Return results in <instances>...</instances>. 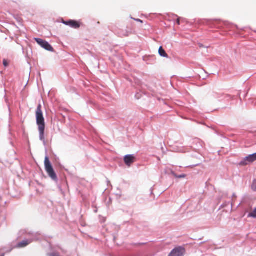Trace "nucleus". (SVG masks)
I'll return each mask as SVG.
<instances>
[{
	"instance_id": "9",
	"label": "nucleus",
	"mask_w": 256,
	"mask_h": 256,
	"mask_svg": "<svg viewBox=\"0 0 256 256\" xmlns=\"http://www.w3.org/2000/svg\"><path fill=\"white\" fill-rule=\"evenodd\" d=\"M135 158L134 154H127L124 156V161L127 166H130L134 162Z\"/></svg>"
},
{
	"instance_id": "11",
	"label": "nucleus",
	"mask_w": 256,
	"mask_h": 256,
	"mask_svg": "<svg viewBox=\"0 0 256 256\" xmlns=\"http://www.w3.org/2000/svg\"><path fill=\"white\" fill-rule=\"evenodd\" d=\"M26 232L28 236H31V238H28V240H32V242H36L40 240V238H38L40 234L38 232Z\"/></svg>"
},
{
	"instance_id": "5",
	"label": "nucleus",
	"mask_w": 256,
	"mask_h": 256,
	"mask_svg": "<svg viewBox=\"0 0 256 256\" xmlns=\"http://www.w3.org/2000/svg\"><path fill=\"white\" fill-rule=\"evenodd\" d=\"M61 22L66 26H69L74 29L80 28L81 26V23L80 22L74 20H62Z\"/></svg>"
},
{
	"instance_id": "27",
	"label": "nucleus",
	"mask_w": 256,
	"mask_h": 256,
	"mask_svg": "<svg viewBox=\"0 0 256 256\" xmlns=\"http://www.w3.org/2000/svg\"><path fill=\"white\" fill-rule=\"evenodd\" d=\"M87 102H88V104H92L93 106H95L96 105L95 103L92 100H89Z\"/></svg>"
},
{
	"instance_id": "26",
	"label": "nucleus",
	"mask_w": 256,
	"mask_h": 256,
	"mask_svg": "<svg viewBox=\"0 0 256 256\" xmlns=\"http://www.w3.org/2000/svg\"><path fill=\"white\" fill-rule=\"evenodd\" d=\"M218 100L220 102L222 101H224V97L222 96V94L218 97Z\"/></svg>"
},
{
	"instance_id": "13",
	"label": "nucleus",
	"mask_w": 256,
	"mask_h": 256,
	"mask_svg": "<svg viewBox=\"0 0 256 256\" xmlns=\"http://www.w3.org/2000/svg\"><path fill=\"white\" fill-rule=\"evenodd\" d=\"M14 248L15 246H13L11 244H8L6 246L2 247L0 248V252H3L9 253Z\"/></svg>"
},
{
	"instance_id": "37",
	"label": "nucleus",
	"mask_w": 256,
	"mask_h": 256,
	"mask_svg": "<svg viewBox=\"0 0 256 256\" xmlns=\"http://www.w3.org/2000/svg\"><path fill=\"white\" fill-rule=\"evenodd\" d=\"M254 32L256 33V30H254Z\"/></svg>"
},
{
	"instance_id": "29",
	"label": "nucleus",
	"mask_w": 256,
	"mask_h": 256,
	"mask_svg": "<svg viewBox=\"0 0 256 256\" xmlns=\"http://www.w3.org/2000/svg\"><path fill=\"white\" fill-rule=\"evenodd\" d=\"M170 15H172V17H174H174H176V18H178V17L176 14H169V16H170Z\"/></svg>"
},
{
	"instance_id": "36",
	"label": "nucleus",
	"mask_w": 256,
	"mask_h": 256,
	"mask_svg": "<svg viewBox=\"0 0 256 256\" xmlns=\"http://www.w3.org/2000/svg\"><path fill=\"white\" fill-rule=\"evenodd\" d=\"M150 190H152V188H150Z\"/></svg>"
},
{
	"instance_id": "2",
	"label": "nucleus",
	"mask_w": 256,
	"mask_h": 256,
	"mask_svg": "<svg viewBox=\"0 0 256 256\" xmlns=\"http://www.w3.org/2000/svg\"><path fill=\"white\" fill-rule=\"evenodd\" d=\"M36 123L38 126V129L40 132V140L42 141L45 146L46 142L44 139V130L46 128V124L43 112L42 110V106L39 104L36 108Z\"/></svg>"
},
{
	"instance_id": "35",
	"label": "nucleus",
	"mask_w": 256,
	"mask_h": 256,
	"mask_svg": "<svg viewBox=\"0 0 256 256\" xmlns=\"http://www.w3.org/2000/svg\"><path fill=\"white\" fill-rule=\"evenodd\" d=\"M232 203L231 202V208H232Z\"/></svg>"
},
{
	"instance_id": "30",
	"label": "nucleus",
	"mask_w": 256,
	"mask_h": 256,
	"mask_svg": "<svg viewBox=\"0 0 256 256\" xmlns=\"http://www.w3.org/2000/svg\"><path fill=\"white\" fill-rule=\"evenodd\" d=\"M4 98H5V100H6V102H8V98H6V95L4 96Z\"/></svg>"
},
{
	"instance_id": "20",
	"label": "nucleus",
	"mask_w": 256,
	"mask_h": 256,
	"mask_svg": "<svg viewBox=\"0 0 256 256\" xmlns=\"http://www.w3.org/2000/svg\"><path fill=\"white\" fill-rule=\"evenodd\" d=\"M48 256H60L58 252H52L48 254Z\"/></svg>"
},
{
	"instance_id": "34",
	"label": "nucleus",
	"mask_w": 256,
	"mask_h": 256,
	"mask_svg": "<svg viewBox=\"0 0 256 256\" xmlns=\"http://www.w3.org/2000/svg\"><path fill=\"white\" fill-rule=\"evenodd\" d=\"M202 142H202V141L200 142V146H202Z\"/></svg>"
},
{
	"instance_id": "22",
	"label": "nucleus",
	"mask_w": 256,
	"mask_h": 256,
	"mask_svg": "<svg viewBox=\"0 0 256 256\" xmlns=\"http://www.w3.org/2000/svg\"><path fill=\"white\" fill-rule=\"evenodd\" d=\"M132 19L134 20L136 22H140V23H143V20L139 19V18H131Z\"/></svg>"
},
{
	"instance_id": "12",
	"label": "nucleus",
	"mask_w": 256,
	"mask_h": 256,
	"mask_svg": "<svg viewBox=\"0 0 256 256\" xmlns=\"http://www.w3.org/2000/svg\"><path fill=\"white\" fill-rule=\"evenodd\" d=\"M31 243L32 240H29L28 239H24L22 242H18L15 247L17 248H23L26 247Z\"/></svg>"
},
{
	"instance_id": "3",
	"label": "nucleus",
	"mask_w": 256,
	"mask_h": 256,
	"mask_svg": "<svg viewBox=\"0 0 256 256\" xmlns=\"http://www.w3.org/2000/svg\"><path fill=\"white\" fill-rule=\"evenodd\" d=\"M44 166L45 170L48 176L51 178L52 180L56 183H58V178L57 174L54 171L52 164L49 159V157L46 154L44 158Z\"/></svg>"
},
{
	"instance_id": "1",
	"label": "nucleus",
	"mask_w": 256,
	"mask_h": 256,
	"mask_svg": "<svg viewBox=\"0 0 256 256\" xmlns=\"http://www.w3.org/2000/svg\"><path fill=\"white\" fill-rule=\"evenodd\" d=\"M202 24L208 26L210 28H226L230 29L234 26L237 30H240L236 24H234L228 21H222L218 19H204L203 20ZM246 28H243L240 29L241 30H244Z\"/></svg>"
},
{
	"instance_id": "19",
	"label": "nucleus",
	"mask_w": 256,
	"mask_h": 256,
	"mask_svg": "<svg viewBox=\"0 0 256 256\" xmlns=\"http://www.w3.org/2000/svg\"><path fill=\"white\" fill-rule=\"evenodd\" d=\"M230 204V202H225L224 204H222L220 206V208L219 210H220V208H224L228 206V205Z\"/></svg>"
},
{
	"instance_id": "10",
	"label": "nucleus",
	"mask_w": 256,
	"mask_h": 256,
	"mask_svg": "<svg viewBox=\"0 0 256 256\" xmlns=\"http://www.w3.org/2000/svg\"><path fill=\"white\" fill-rule=\"evenodd\" d=\"M143 60L148 64H154L156 61V56L153 55L144 56L142 58Z\"/></svg>"
},
{
	"instance_id": "14",
	"label": "nucleus",
	"mask_w": 256,
	"mask_h": 256,
	"mask_svg": "<svg viewBox=\"0 0 256 256\" xmlns=\"http://www.w3.org/2000/svg\"><path fill=\"white\" fill-rule=\"evenodd\" d=\"M158 54L160 56L163 58H168V54H166V50L161 46L158 49Z\"/></svg>"
},
{
	"instance_id": "31",
	"label": "nucleus",
	"mask_w": 256,
	"mask_h": 256,
	"mask_svg": "<svg viewBox=\"0 0 256 256\" xmlns=\"http://www.w3.org/2000/svg\"><path fill=\"white\" fill-rule=\"evenodd\" d=\"M5 256V252H2L0 254V256Z\"/></svg>"
},
{
	"instance_id": "17",
	"label": "nucleus",
	"mask_w": 256,
	"mask_h": 256,
	"mask_svg": "<svg viewBox=\"0 0 256 256\" xmlns=\"http://www.w3.org/2000/svg\"><path fill=\"white\" fill-rule=\"evenodd\" d=\"M248 217L256 218V207L254 209V210L251 212H250L248 214Z\"/></svg>"
},
{
	"instance_id": "6",
	"label": "nucleus",
	"mask_w": 256,
	"mask_h": 256,
	"mask_svg": "<svg viewBox=\"0 0 256 256\" xmlns=\"http://www.w3.org/2000/svg\"><path fill=\"white\" fill-rule=\"evenodd\" d=\"M186 253V249L183 246H178L174 248L168 256H184Z\"/></svg>"
},
{
	"instance_id": "24",
	"label": "nucleus",
	"mask_w": 256,
	"mask_h": 256,
	"mask_svg": "<svg viewBox=\"0 0 256 256\" xmlns=\"http://www.w3.org/2000/svg\"><path fill=\"white\" fill-rule=\"evenodd\" d=\"M140 96H141V94H139V93H138H138H136V95H135V97H136V98H137V99H139V98H140Z\"/></svg>"
},
{
	"instance_id": "8",
	"label": "nucleus",
	"mask_w": 256,
	"mask_h": 256,
	"mask_svg": "<svg viewBox=\"0 0 256 256\" xmlns=\"http://www.w3.org/2000/svg\"><path fill=\"white\" fill-rule=\"evenodd\" d=\"M58 184V187L60 191L63 195H64L65 192L68 190L67 180L65 178H63L60 184Z\"/></svg>"
},
{
	"instance_id": "32",
	"label": "nucleus",
	"mask_w": 256,
	"mask_h": 256,
	"mask_svg": "<svg viewBox=\"0 0 256 256\" xmlns=\"http://www.w3.org/2000/svg\"><path fill=\"white\" fill-rule=\"evenodd\" d=\"M199 46L200 48H202V47H204V45L202 44H200Z\"/></svg>"
},
{
	"instance_id": "18",
	"label": "nucleus",
	"mask_w": 256,
	"mask_h": 256,
	"mask_svg": "<svg viewBox=\"0 0 256 256\" xmlns=\"http://www.w3.org/2000/svg\"><path fill=\"white\" fill-rule=\"evenodd\" d=\"M251 188L252 190L256 192V179H254L251 185Z\"/></svg>"
},
{
	"instance_id": "23",
	"label": "nucleus",
	"mask_w": 256,
	"mask_h": 256,
	"mask_svg": "<svg viewBox=\"0 0 256 256\" xmlns=\"http://www.w3.org/2000/svg\"><path fill=\"white\" fill-rule=\"evenodd\" d=\"M181 18L180 17H178L177 18V19L176 20V22L178 24V25H180V20Z\"/></svg>"
},
{
	"instance_id": "25",
	"label": "nucleus",
	"mask_w": 256,
	"mask_h": 256,
	"mask_svg": "<svg viewBox=\"0 0 256 256\" xmlns=\"http://www.w3.org/2000/svg\"><path fill=\"white\" fill-rule=\"evenodd\" d=\"M116 196H117L119 198H121L122 196V192L119 190V192L116 194Z\"/></svg>"
},
{
	"instance_id": "7",
	"label": "nucleus",
	"mask_w": 256,
	"mask_h": 256,
	"mask_svg": "<svg viewBox=\"0 0 256 256\" xmlns=\"http://www.w3.org/2000/svg\"><path fill=\"white\" fill-rule=\"evenodd\" d=\"M256 160V152L248 155L244 158L240 162V165L246 166L248 163L252 162Z\"/></svg>"
},
{
	"instance_id": "15",
	"label": "nucleus",
	"mask_w": 256,
	"mask_h": 256,
	"mask_svg": "<svg viewBox=\"0 0 256 256\" xmlns=\"http://www.w3.org/2000/svg\"><path fill=\"white\" fill-rule=\"evenodd\" d=\"M222 96L224 97L225 102H228L234 99V96L228 94H222Z\"/></svg>"
},
{
	"instance_id": "33",
	"label": "nucleus",
	"mask_w": 256,
	"mask_h": 256,
	"mask_svg": "<svg viewBox=\"0 0 256 256\" xmlns=\"http://www.w3.org/2000/svg\"><path fill=\"white\" fill-rule=\"evenodd\" d=\"M236 194L234 193L232 195V198L236 197Z\"/></svg>"
},
{
	"instance_id": "16",
	"label": "nucleus",
	"mask_w": 256,
	"mask_h": 256,
	"mask_svg": "<svg viewBox=\"0 0 256 256\" xmlns=\"http://www.w3.org/2000/svg\"><path fill=\"white\" fill-rule=\"evenodd\" d=\"M171 174L176 178H185L186 176V174H177L174 172L171 171Z\"/></svg>"
},
{
	"instance_id": "28",
	"label": "nucleus",
	"mask_w": 256,
	"mask_h": 256,
	"mask_svg": "<svg viewBox=\"0 0 256 256\" xmlns=\"http://www.w3.org/2000/svg\"><path fill=\"white\" fill-rule=\"evenodd\" d=\"M146 244V242H142V243H138V244H136V245H138V246H142V245H144Z\"/></svg>"
},
{
	"instance_id": "4",
	"label": "nucleus",
	"mask_w": 256,
	"mask_h": 256,
	"mask_svg": "<svg viewBox=\"0 0 256 256\" xmlns=\"http://www.w3.org/2000/svg\"><path fill=\"white\" fill-rule=\"evenodd\" d=\"M34 39L40 46L46 50L51 52H54V50L51 44L46 40L38 38H34Z\"/></svg>"
},
{
	"instance_id": "21",
	"label": "nucleus",
	"mask_w": 256,
	"mask_h": 256,
	"mask_svg": "<svg viewBox=\"0 0 256 256\" xmlns=\"http://www.w3.org/2000/svg\"><path fill=\"white\" fill-rule=\"evenodd\" d=\"M3 64L4 67H7L8 66L9 64L6 60V59L3 60Z\"/></svg>"
}]
</instances>
